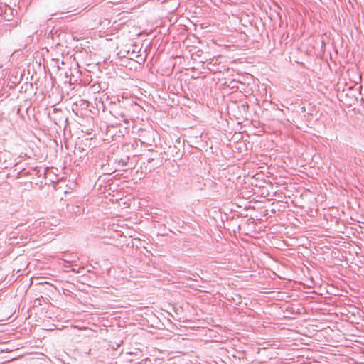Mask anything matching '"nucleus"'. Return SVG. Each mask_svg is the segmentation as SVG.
<instances>
[{"mask_svg":"<svg viewBox=\"0 0 364 364\" xmlns=\"http://www.w3.org/2000/svg\"><path fill=\"white\" fill-rule=\"evenodd\" d=\"M110 112L118 119L123 121L127 120V109L121 105L119 102L117 105L114 104Z\"/></svg>","mask_w":364,"mask_h":364,"instance_id":"obj_1","label":"nucleus"},{"mask_svg":"<svg viewBox=\"0 0 364 364\" xmlns=\"http://www.w3.org/2000/svg\"><path fill=\"white\" fill-rule=\"evenodd\" d=\"M75 328H78L80 331V333L77 334V336L80 337H89L91 334V328L82 323L76 325Z\"/></svg>","mask_w":364,"mask_h":364,"instance_id":"obj_2","label":"nucleus"},{"mask_svg":"<svg viewBox=\"0 0 364 364\" xmlns=\"http://www.w3.org/2000/svg\"><path fill=\"white\" fill-rule=\"evenodd\" d=\"M95 105L96 109L98 111L102 110L105 111V107L104 105V102L102 99V97L98 98L97 97H95Z\"/></svg>","mask_w":364,"mask_h":364,"instance_id":"obj_3","label":"nucleus"},{"mask_svg":"<svg viewBox=\"0 0 364 364\" xmlns=\"http://www.w3.org/2000/svg\"><path fill=\"white\" fill-rule=\"evenodd\" d=\"M101 90H102V87L98 82L92 84V92L99 93Z\"/></svg>","mask_w":364,"mask_h":364,"instance_id":"obj_4","label":"nucleus"},{"mask_svg":"<svg viewBox=\"0 0 364 364\" xmlns=\"http://www.w3.org/2000/svg\"><path fill=\"white\" fill-rule=\"evenodd\" d=\"M147 134L149 135H152L153 136L155 133H154V132L151 131V132H148Z\"/></svg>","mask_w":364,"mask_h":364,"instance_id":"obj_5","label":"nucleus"},{"mask_svg":"<svg viewBox=\"0 0 364 364\" xmlns=\"http://www.w3.org/2000/svg\"><path fill=\"white\" fill-rule=\"evenodd\" d=\"M122 163L123 166H126L127 165V161H122Z\"/></svg>","mask_w":364,"mask_h":364,"instance_id":"obj_6","label":"nucleus"},{"mask_svg":"<svg viewBox=\"0 0 364 364\" xmlns=\"http://www.w3.org/2000/svg\"><path fill=\"white\" fill-rule=\"evenodd\" d=\"M144 143H146V144H149V145H151L149 142H146V141H144Z\"/></svg>","mask_w":364,"mask_h":364,"instance_id":"obj_7","label":"nucleus"},{"mask_svg":"<svg viewBox=\"0 0 364 364\" xmlns=\"http://www.w3.org/2000/svg\"><path fill=\"white\" fill-rule=\"evenodd\" d=\"M21 226H23L22 224H19V225H17V227H21Z\"/></svg>","mask_w":364,"mask_h":364,"instance_id":"obj_8","label":"nucleus"},{"mask_svg":"<svg viewBox=\"0 0 364 364\" xmlns=\"http://www.w3.org/2000/svg\"><path fill=\"white\" fill-rule=\"evenodd\" d=\"M362 100L364 102V97H362Z\"/></svg>","mask_w":364,"mask_h":364,"instance_id":"obj_9","label":"nucleus"}]
</instances>
